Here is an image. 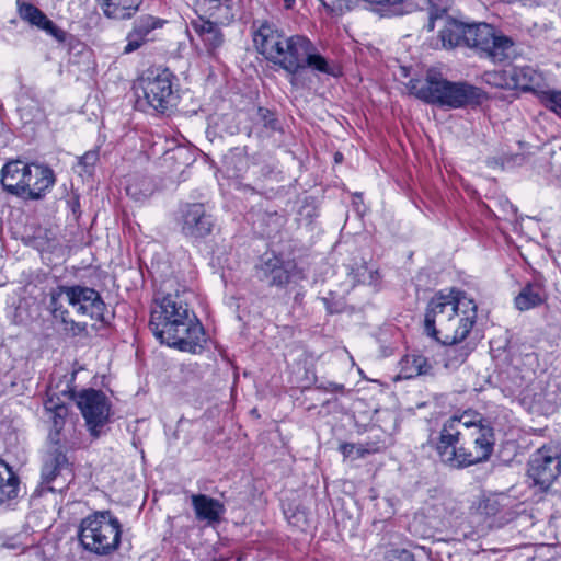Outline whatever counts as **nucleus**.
Returning a JSON list of instances; mask_svg holds the SVG:
<instances>
[{
  "mask_svg": "<svg viewBox=\"0 0 561 561\" xmlns=\"http://www.w3.org/2000/svg\"><path fill=\"white\" fill-rule=\"evenodd\" d=\"M150 329L163 344L195 353L204 336V329L179 291L157 296L151 307Z\"/></svg>",
  "mask_w": 561,
  "mask_h": 561,
  "instance_id": "nucleus-1",
  "label": "nucleus"
},
{
  "mask_svg": "<svg viewBox=\"0 0 561 561\" xmlns=\"http://www.w3.org/2000/svg\"><path fill=\"white\" fill-rule=\"evenodd\" d=\"M477 310L474 299L462 290L438 293L427 304L425 331L443 344H458L471 332Z\"/></svg>",
  "mask_w": 561,
  "mask_h": 561,
  "instance_id": "nucleus-2",
  "label": "nucleus"
},
{
  "mask_svg": "<svg viewBox=\"0 0 561 561\" xmlns=\"http://www.w3.org/2000/svg\"><path fill=\"white\" fill-rule=\"evenodd\" d=\"M440 39L446 48L467 46L492 62H503L514 54L513 39L486 23L465 24L447 19Z\"/></svg>",
  "mask_w": 561,
  "mask_h": 561,
  "instance_id": "nucleus-3",
  "label": "nucleus"
},
{
  "mask_svg": "<svg viewBox=\"0 0 561 561\" xmlns=\"http://www.w3.org/2000/svg\"><path fill=\"white\" fill-rule=\"evenodd\" d=\"M407 88L419 100L444 108L480 104L484 98L480 88L467 82L448 81L435 71H427L423 80H410Z\"/></svg>",
  "mask_w": 561,
  "mask_h": 561,
  "instance_id": "nucleus-4",
  "label": "nucleus"
},
{
  "mask_svg": "<svg viewBox=\"0 0 561 561\" xmlns=\"http://www.w3.org/2000/svg\"><path fill=\"white\" fill-rule=\"evenodd\" d=\"M66 301L78 316L89 317L94 320H104L105 304L100 294L90 287L59 286L50 295L49 309L55 319L60 320L66 330L76 334L84 329L69 318V311L64 307Z\"/></svg>",
  "mask_w": 561,
  "mask_h": 561,
  "instance_id": "nucleus-5",
  "label": "nucleus"
},
{
  "mask_svg": "<svg viewBox=\"0 0 561 561\" xmlns=\"http://www.w3.org/2000/svg\"><path fill=\"white\" fill-rule=\"evenodd\" d=\"M121 523L110 511L94 512L84 517L79 526V541L82 547L98 556L116 550L121 542Z\"/></svg>",
  "mask_w": 561,
  "mask_h": 561,
  "instance_id": "nucleus-6",
  "label": "nucleus"
},
{
  "mask_svg": "<svg viewBox=\"0 0 561 561\" xmlns=\"http://www.w3.org/2000/svg\"><path fill=\"white\" fill-rule=\"evenodd\" d=\"M76 403L84 419L91 436L99 438L110 421L111 402L106 394L96 389H84L77 393Z\"/></svg>",
  "mask_w": 561,
  "mask_h": 561,
  "instance_id": "nucleus-7",
  "label": "nucleus"
},
{
  "mask_svg": "<svg viewBox=\"0 0 561 561\" xmlns=\"http://www.w3.org/2000/svg\"><path fill=\"white\" fill-rule=\"evenodd\" d=\"M174 76L169 69H151L141 78L140 85L147 103L160 113L175 105Z\"/></svg>",
  "mask_w": 561,
  "mask_h": 561,
  "instance_id": "nucleus-8",
  "label": "nucleus"
},
{
  "mask_svg": "<svg viewBox=\"0 0 561 561\" xmlns=\"http://www.w3.org/2000/svg\"><path fill=\"white\" fill-rule=\"evenodd\" d=\"M560 456L557 446H543L531 455L527 474L535 485L547 489L552 484L561 472Z\"/></svg>",
  "mask_w": 561,
  "mask_h": 561,
  "instance_id": "nucleus-9",
  "label": "nucleus"
},
{
  "mask_svg": "<svg viewBox=\"0 0 561 561\" xmlns=\"http://www.w3.org/2000/svg\"><path fill=\"white\" fill-rule=\"evenodd\" d=\"M178 224L182 234L191 240H201L209 236L214 229L213 216L202 203H187L180 208Z\"/></svg>",
  "mask_w": 561,
  "mask_h": 561,
  "instance_id": "nucleus-10",
  "label": "nucleus"
},
{
  "mask_svg": "<svg viewBox=\"0 0 561 561\" xmlns=\"http://www.w3.org/2000/svg\"><path fill=\"white\" fill-rule=\"evenodd\" d=\"M461 434L462 433L454 432L451 427L440 430L439 438L436 444V451L440 461L454 469L472 465L468 446L463 443Z\"/></svg>",
  "mask_w": 561,
  "mask_h": 561,
  "instance_id": "nucleus-11",
  "label": "nucleus"
},
{
  "mask_svg": "<svg viewBox=\"0 0 561 561\" xmlns=\"http://www.w3.org/2000/svg\"><path fill=\"white\" fill-rule=\"evenodd\" d=\"M309 46V38L304 35H291L285 44L279 46L278 55L270 58L268 61L280 67L286 72L291 75L290 82L294 83L295 76L298 73V66L302 54L307 53Z\"/></svg>",
  "mask_w": 561,
  "mask_h": 561,
  "instance_id": "nucleus-12",
  "label": "nucleus"
},
{
  "mask_svg": "<svg viewBox=\"0 0 561 561\" xmlns=\"http://www.w3.org/2000/svg\"><path fill=\"white\" fill-rule=\"evenodd\" d=\"M461 438L468 446L472 465L490 458L494 447V433L489 423L462 433Z\"/></svg>",
  "mask_w": 561,
  "mask_h": 561,
  "instance_id": "nucleus-13",
  "label": "nucleus"
},
{
  "mask_svg": "<svg viewBox=\"0 0 561 561\" xmlns=\"http://www.w3.org/2000/svg\"><path fill=\"white\" fill-rule=\"evenodd\" d=\"M51 442L54 443V446L46 451L43 458L41 478L42 484L48 491L54 492L57 490V486H55L54 483L65 473L70 474V468L66 454L61 447L57 445V437Z\"/></svg>",
  "mask_w": 561,
  "mask_h": 561,
  "instance_id": "nucleus-14",
  "label": "nucleus"
},
{
  "mask_svg": "<svg viewBox=\"0 0 561 561\" xmlns=\"http://www.w3.org/2000/svg\"><path fill=\"white\" fill-rule=\"evenodd\" d=\"M282 30L267 21L261 22L253 31V43L256 50L270 60L273 55L277 56L279 46L288 38Z\"/></svg>",
  "mask_w": 561,
  "mask_h": 561,
  "instance_id": "nucleus-15",
  "label": "nucleus"
},
{
  "mask_svg": "<svg viewBox=\"0 0 561 561\" xmlns=\"http://www.w3.org/2000/svg\"><path fill=\"white\" fill-rule=\"evenodd\" d=\"M55 184V175L50 168L42 164H34L28 172L22 198L39 199Z\"/></svg>",
  "mask_w": 561,
  "mask_h": 561,
  "instance_id": "nucleus-16",
  "label": "nucleus"
},
{
  "mask_svg": "<svg viewBox=\"0 0 561 561\" xmlns=\"http://www.w3.org/2000/svg\"><path fill=\"white\" fill-rule=\"evenodd\" d=\"M32 167L33 163L27 164L21 160L7 162L0 172L3 188L10 194L21 197L24 193V185Z\"/></svg>",
  "mask_w": 561,
  "mask_h": 561,
  "instance_id": "nucleus-17",
  "label": "nucleus"
},
{
  "mask_svg": "<svg viewBox=\"0 0 561 561\" xmlns=\"http://www.w3.org/2000/svg\"><path fill=\"white\" fill-rule=\"evenodd\" d=\"M294 264L276 255H265L259 267L260 277L271 286H283L290 279Z\"/></svg>",
  "mask_w": 561,
  "mask_h": 561,
  "instance_id": "nucleus-18",
  "label": "nucleus"
},
{
  "mask_svg": "<svg viewBox=\"0 0 561 561\" xmlns=\"http://www.w3.org/2000/svg\"><path fill=\"white\" fill-rule=\"evenodd\" d=\"M164 21L152 15H142L138 18L130 32L127 34V44L124 47V53L129 54L140 48L147 41L151 39V33L161 28Z\"/></svg>",
  "mask_w": 561,
  "mask_h": 561,
  "instance_id": "nucleus-19",
  "label": "nucleus"
},
{
  "mask_svg": "<svg viewBox=\"0 0 561 561\" xmlns=\"http://www.w3.org/2000/svg\"><path fill=\"white\" fill-rule=\"evenodd\" d=\"M16 4L19 15L23 21H26L31 25L45 31L47 34L56 38L58 42H64L66 39V33L61 28H59L53 21H50L34 4L21 0H18Z\"/></svg>",
  "mask_w": 561,
  "mask_h": 561,
  "instance_id": "nucleus-20",
  "label": "nucleus"
},
{
  "mask_svg": "<svg viewBox=\"0 0 561 561\" xmlns=\"http://www.w3.org/2000/svg\"><path fill=\"white\" fill-rule=\"evenodd\" d=\"M191 27L201 38L208 54L214 55L222 46L225 37L217 23L197 16L191 21Z\"/></svg>",
  "mask_w": 561,
  "mask_h": 561,
  "instance_id": "nucleus-21",
  "label": "nucleus"
},
{
  "mask_svg": "<svg viewBox=\"0 0 561 561\" xmlns=\"http://www.w3.org/2000/svg\"><path fill=\"white\" fill-rule=\"evenodd\" d=\"M513 89L531 91L540 96L546 89L545 78L541 72L530 66L513 67L511 69Z\"/></svg>",
  "mask_w": 561,
  "mask_h": 561,
  "instance_id": "nucleus-22",
  "label": "nucleus"
},
{
  "mask_svg": "<svg viewBox=\"0 0 561 561\" xmlns=\"http://www.w3.org/2000/svg\"><path fill=\"white\" fill-rule=\"evenodd\" d=\"M309 46L310 47L306 49L307 53L302 54L300 57L298 72L309 68L312 72H318L331 77L340 76V68L334 62L329 61L325 57L320 55L317 47L310 39Z\"/></svg>",
  "mask_w": 561,
  "mask_h": 561,
  "instance_id": "nucleus-23",
  "label": "nucleus"
},
{
  "mask_svg": "<svg viewBox=\"0 0 561 561\" xmlns=\"http://www.w3.org/2000/svg\"><path fill=\"white\" fill-rule=\"evenodd\" d=\"M191 501L196 518L209 525L218 523L225 513L224 504L208 495L193 494Z\"/></svg>",
  "mask_w": 561,
  "mask_h": 561,
  "instance_id": "nucleus-24",
  "label": "nucleus"
},
{
  "mask_svg": "<svg viewBox=\"0 0 561 561\" xmlns=\"http://www.w3.org/2000/svg\"><path fill=\"white\" fill-rule=\"evenodd\" d=\"M141 3L142 0H99L103 14L115 21L131 19L139 11Z\"/></svg>",
  "mask_w": 561,
  "mask_h": 561,
  "instance_id": "nucleus-25",
  "label": "nucleus"
},
{
  "mask_svg": "<svg viewBox=\"0 0 561 561\" xmlns=\"http://www.w3.org/2000/svg\"><path fill=\"white\" fill-rule=\"evenodd\" d=\"M546 300L543 287L539 283L527 284L515 297V306L520 311H526L540 306Z\"/></svg>",
  "mask_w": 561,
  "mask_h": 561,
  "instance_id": "nucleus-26",
  "label": "nucleus"
},
{
  "mask_svg": "<svg viewBox=\"0 0 561 561\" xmlns=\"http://www.w3.org/2000/svg\"><path fill=\"white\" fill-rule=\"evenodd\" d=\"M485 424H488V422L481 414L473 411H466L460 415H453L446 420L442 430L451 427L454 432L465 433L467 431H471L472 427H480V425Z\"/></svg>",
  "mask_w": 561,
  "mask_h": 561,
  "instance_id": "nucleus-27",
  "label": "nucleus"
},
{
  "mask_svg": "<svg viewBox=\"0 0 561 561\" xmlns=\"http://www.w3.org/2000/svg\"><path fill=\"white\" fill-rule=\"evenodd\" d=\"M433 366L430 360L421 354L407 355L401 360V371L404 378H413L420 375H427L432 371Z\"/></svg>",
  "mask_w": 561,
  "mask_h": 561,
  "instance_id": "nucleus-28",
  "label": "nucleus"
},
{
  "mask_svg": "<svg viewBox=\"0 0 561 561\" xmlns=\"http://www.w3.org/2000/svg\"><path fill=\"white\" fill-rule=\"evenodd\" d=\"M18 491V477L11 468L0 459V503L16 497Z\"/></svg>",
  "mask_w": 561,
  "mask_h": 561,
  "instance_id": "nucleus-29",
  "label": "nucleus"
},
{
  "mask_svg": "<svg viewBox=\"0 0 561 561\" xmlns=\"http://www.w3.org/2000/svg\"><path fill=\"white\" fill-rule=\"evenodd\" d=\"M45 411L48 417L53 421L55 433L50 434V440H54L55 437H58L59 431L64 425L65 419L68 415V408L65 403H62L59 398H54L49 396L44 403Z\"/></svg>",
  "mask_w": 561,
  "mask_h": 561,
  "instance_id": "nucleus-30",
  "label": "nucleus"
},
{
  "mask_svg": "<svg viewBox=\"0 0 561 561\" xmlns=\"http://www.w3.org/2000/svg\"><path fill=\"white\" fill-rule=\"evenodd\" d=\"M154 191V185L149 178L135 175L131 176L126 185V193L136 202L148 198Z\"/></svg>",
  "mask_w": 561,
  "mask_h": 561,
  "instance_id": "nucleus-31",
  "label": "nucleus"
},
{
  "mask_svg": "<svg viewBox=\"0 0 561 561\" xmlns=\"http://www.w3.org/2000/svg\"><path fill=\"white\" fill-rule=\"evenodd\" d=\"M444 348V366L447 369H455L465 363L469 355V348L458 344H446Z\"/></svg>",
  "mask_w": 561,
  "mask_h": 561,
  "instance_id": "nucleus-32",
  "label": "nucleus"
},
{
  "mask_svg": "<svg viewBox=\"0 0 561 561\" xmlns=\"http://www.w3.org/2000/svg\"><path fill=\"white\" fill-rule=\"evenodd\" d=\"M482 80L495 88L513 89L511 69L508 70H494L486 71L482 75Z\"/></svg>",
  "mask_w": 561,
  "mask_h": 561,
  "instance_id": "nucleus-33",
  "label": "nucleus"
},
{
  "mask_svg": "<svg viewBox=\"0 0 561 561\" xmlns=\"http://www.w3.org/2000/svg\"><path fill=\"white\" fill-rule=\"evenodd\" d=\"M386 443L383 440H376V442H367L365 444L354 445V444H347L343 446V453L346 455H351L354 450H356V454L359 456H364L365 454H371L377 453L385 448Z\"/></svg>",
  "mask_w": 561,
  "mask_h": 561,
  "instance_id": "nucleus-34",
  "label": "nucleus"
},
{
  "mask_svg": "<svg viewBox=\"0 0 561 561\" xmlns=\"http://www.w3.org/2000/svg\"><path fill=\"white\" fill-rule=\"evenodd\" d=\"M541 103L554 113H561V91L545 89L539 96Z\"/></svg>",
  "mask_w": 561,
  "mask_h": 561,
  "instance_id": "nucleus-35",
  "label": "nucleus"
},
{
  "mask_svg": "<svg viewBox=\"0 0 561 561\" xmlns=\"http://www.w3.org/2000/svg\"><path fill=\"white\" fill-rule=\"evenodd\" d=\"M431 5L428 30L434 28V21L447 12L448 0H428Z\"/></svg>",
  "mask_w": 561,
  "mask_h": 561,
  "instance_id": "nucleus-36",
  "label": "nucleus"
},
{
  "mask_svg": "<svg viewBox=\"0 0 561 561\" xmlns=\"http://www.w3.org/2000/svg\"><path fill=\"white\" fill-rule=\"evenodd\" d=\"M255 122L257 125H262L266 130L276 129L277 122L274 117V114L267 108H257Z\"/></svg>",
  "mask_w": 561,
  "mask_h": 561,
  "instance_id": "nucleus-37",
  "label": "nucleus"
},
{
  "mask_svg": "<svg viewBox=\"0 0 561 561\" xmlns=\"http://www.w3.org/2000/svg\"><path fill=\"white\" fill-rule=\"evenodd\" d=\"M328 10L342 14L344 11L351 10L358 0H320Z\"/></svg>",
  "mask_w": 561,
  "mask_h": 561,
  "instance_id": "nucleus-38",
  "label": "nucleus"
},
{
  "mask_svg": "<svg viewBox=\"0 0 561 561\" xmlns=\"http://www.w3.org/2000/svg\"><path fill=\"white\" fill-rule=\"evenodd\" d=\"M100 154L99 149H93L87 151L83 156L79 158L78 164L83 169V171L88 174H91L94 165L99 161Z\"/></svg>",
  "mask_w": 561,
  "mask_h": 561,
  "instance_id": "nucleus-39",
  "label": "nucleus"
},
{
  "mask_svg": "<svg viewBox=\"0 0 561 561\" xmlns=\"http://www.w3.org/2000/svg\"><path fill=\"white\" fill-rule=\"evenodd\" d=\"M480 508L486 516H496L501 511V505L496 499H486Z\"/></svg>",
  "mask_w": 561,
  "mask_h": 561,
  "instance_id": "nucleus-40",
  "label": "nucleus"
},
{
  "mask_svg": "<svg viewBox=\"0 0 561 561\" xmlns=\"http://www.w3.org/2000/svg\"><path fill=\"white\" fill-rule=\"evenodd\" d=\"M388 561H416L413 554L404 549L392 550L388 556Z\"/></svg>",
  "mask_w": 561,
  "mask_h": 561,
  "instance_id": "nucleus-41",
  "label": "nucleus"
},
{
  "mask_svg": "<svg viewBox=\"0 0 561 561\" xmlns=\"http://www.w3.org/2000/svg\"><path fill=\"white\" fill-rule=\"evenodd\" d=\"M322 301L327 308V310L330 312V313H334V312H339L341 311V304H337V302H334V304H331L330 302V299L328 297H323L322 298Z\"/></svg>",
  "mask_w": 561,
  "mask_h": 561,
  "instance_id": "nucleus-42",
  "label": "nucleus"
},
{
  "mask_svg": "<svg viewBox=\"0 0 561 561\" xmlns=\"http://www.w3.org/2000/svg\"><path fill=\"white\" fill-rule=\"evenodd\" d=\"M343 389H344L343 385L330 383L331 391H342Z\"/></svg>",
  "mask_w": 561,
  "mask_h": 561,
  "instance_id": "nucleus-43",
  "label": "nucleus"
},
{
  "mask_svg": "<svg viewBox=\"0 0 561 561\" xmlns=\"http://www.w3.org/2000/svg\"><path fill=\"white\" fill-rule=\"evenodd\" d=\"M295 3V0H285V7L287 9H290L293 7V4Z\"/></svg>",
  "mask_w": 561,
  "mask_h": 561,
  "instance_id": "nucleus-44",
  "label": "nucleus"
}]
</instances>
